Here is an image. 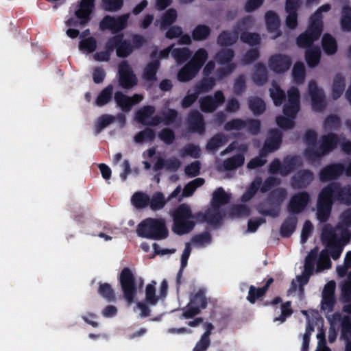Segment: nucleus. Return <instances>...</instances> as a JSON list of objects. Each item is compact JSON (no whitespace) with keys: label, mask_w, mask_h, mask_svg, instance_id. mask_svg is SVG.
<instances>
[{"label":"nucleus","mask_w":351,"mask_h":351,"mask_svg":"<svg viewBox=\"0 0 351 351\" xmlns=\"http://www.w3.org/2000/svg\"><path fill=\"white\" fill-rule=\"evenodd\" d=\"M335 203L351 206V184L342 185L332 182L321 189L317 195L316 212L319 222L328 221Z\"/></svg>","instance_id":"1"},{"label":"nucleus","mask_w":351,"mask_h":351,"mask_svg":"<svg viewBox=\"0 0 351 351\" xmlns=\"http://www.w3.org/2000/svg\"><path fill=\"white\" fill-rule=\"evenodd\" d=\"M173 224L172 230L178 235L191 232L195 226V222L204 223L206 221V212L192 213L187 204H180L171 214Z\"/></svg>","instance_id":"2"},{"label":"nucleus","mask_w":351,"mask_h":351,"mask_svg":"<svg viewBox=\"0 0 351 351\" xmlns=\"http://www.w3.org/2000/svg\"><path fill=\"white\" fill-rule=\"evenodd\" d=\"M138 237L152 240L160 241L167 238L169 231L166 222L162 218H146L136 227Z\"/></svg>","instance_id":"3"},{"label":"nucleus","mask_w":351,"mask_h":351,"mask_svg":"<svg viewBox=\"0 0 351 351\" xmlns=\"http://www.w3.org/2000/svg\"><path fill=\"white\" fill-rule=\"evenodd\" d=\"M287 197V191L284 188H278L272 190L267 197V204L269 208L266 209L263 204H258L256 206L258 213L263 216L276 218L279 216L280 206Z\"/></svg>","instance_id":"4"},{"label":"nucleus","mask_w":351,"mask_h":351,"mask_svg":"<svg viewBox=\"0 0 351 351\" xmlns=\"http://www.w3.org/2000/svg\"><path fill=\"white\" fill-rule=\"evenodd\" d=\"M339 143V138L336 134L328 133L321 137V144L318 148L306 147L304 156L312 162L333 151Z\"/></svg>","instance_id":"5"},{"label":"nucleus","mask_w":351,"mask_h":351,"mask_svg":"<svg viewBox=\"0 0 351 351\" xmlns=\"http://www.w3.org/2000/svg\"><path fill=\"white\" fill-rule=\"evenodd\" d=\"M119 281L124 299L128 304H132L135 301L138 287L135 276L129 267H124L121 270Z\"/></svg>","instance_id":"6"},{"label":"nucleus","mask_w":351,"mask_h":351,"mask_svg":"<svg viewBox=\"0 0 351 351\" xmlns=\"http://www.w3.org/2000/svg\"><path fill=\"white\" fill-rule=\"evenodd\" d=\"M208 300L204 289H199L197 293L191 297L189 303L183 310L182 316L185 319L192 318L198 315L201 309L206 308Z\"/></svg>","instance_id":"7"},{"label":"nucleus","mask_w":351,"mask_h":351,"mask_svg":"<svg viewBox=\"0 0 351 351\" xmlns=\"http://www.w3.org/2000/svg\"><path fill=\"white\" fill-rule=\"evenodd\" d=\"M130 16V13L118 16L106 15L99 23V29L101 31L109 30L113 34H117L128 27Z\"/></svg>","instance_id":"8"},{"label":"nucleus","mask_w":351,"mask_h":351,"mask_svg":"<svg viewBox=\"0 0 351 351\" xmlns=\"http://www.w3.org/2000/svg\"><path fill=\"white\" fill-rule=\"evenodd\" d=\"M322 32L323 27L310 21L306 31L297 37V45L300 48L306 49L314 46L313 43L319 38Z\"/></svg>","instance_id":"9"},{"label":"nucleus","mask_w":351,"mask_h":351,"mask_svg":"<svg viewBox=\"0 0 351 351\" xmlns=\"http://www.w3.org/2000/svg\"><path fill=\"white\" fill-rule=\"evenodd\" d=\"M131 40L122 38L119 49H117V56L121 58L128 57L135 49L141 48L146 43L145 38L140 34H133Z\"/></svg>","instance_id":"10"},{"label":"nucleus","mask_w":351,"mask_h":351,"mask_svg":"<svg viewBox=\"0 0 351 351\" xmlns=\"http://www.w3.org/2000/svg\"><path fill=\"white\" fill-rule=\"evenodd\" d=\"M226 101L222 90H217L213 95H206L199 99V107L205 113H213Z\"/></svg>","instance_id":"11"},{"label":"nucleus","mask_w":351,"mask_h":351,"mask_svg":"<svg viewBox=\"0 0 351 351\" xmlns=\"http://www.w3.org/2000/svg\"><path fill=\"white\" fill-rule=\"evenodd\" d=\"M138 80L127 61L119 65V84L124 89H130L137 84Z\"/></svg>","instance_id":"12"},{"label":"nucleus","mask_w":351,"mask_h":351,"mask_svg":"<svg viewBox=\"0 0 351 351\" xmlns=\"http://www.w3.org/2000/svg\"><path fill=\"white\" fill-rule=\"evenodd\" d=\"M292 64L291 58L286 54L276 53L270 56L268 60L269 69L276 73H284Z\"/></svg>","instance_id":"13"},{"label":"nucleus","mask_w":351,"mask_h":351,"mask_svg":"<svg viewBox=\"0 0 351 351\" xmlns=\"http://www.w3.org/2000/svg\"><path fill=\"white\" fill-rule=\"evenodd\" d=\"M308 93L311 99L312 109L316 112H322L326 107L325 95L323 90L318 87L314 80L308 83Z\"/></svg>","instance_id":"14"},{"label":"nucleus","mask_w":351,"mask_h":351,"mask_svg":"<svg viewBox=\"0 0 351 351\" xmlns=\"http://www.w3.org/2000/svg\"><path fill=\"white\" fill-rule=\"evenodd\" d=\"M310 199V195L306 191L294 194L287 205L288 211L292 214L301 213L309 204Z\"/></svg>","instance_id":"15"},{"label":"nucleus","mask_w":351,"mask_h":351,"mask_svg":"<svg viewBox=\"0 0 351 351\" xmlns=\"http://www.w3.org/2000/svg\"><path fill=\"white\" fill-rule=\"evenodd\" d=\"M345 165L342 163H331L323 167L319 173V177L322 182L335 180L341 177L344 173Z\"/></svg>","instance_id":"16"},{"label":"nucleus","mask_w":351,"mask_h":351,"mask_svg":"<svg viewBox=\"0 0 351 351\" xmlns=\"http://www.w3.org/2000/svg\"><path fill=\"white\" fill-rule=\"evenodd\" d=\"M282 141V134L278 129H271L269 136L265 140L261 151V156H266L268 153L273 152L280 147Z\"/></svg>","instance_id":"17"},{"label":"nucleus","mask_w":351,"mask_h":351,"mask_svg":"<svg viewBox=\"0 0 351 351\" xmlns=\"http://www.w3.org/2000/svg\"><path fill=\"white\" fill-rule=\"evenodd\" d=\"M187 124L191 132L204 135L206 132V123L204 116L197 110H191L187 117Z\"/></svg>","instance_id":"18"},{"label":"nucleus","mask_w":351,"mask_h":351,"mask_svg":"<svg viewBox=\"0 0 351 351\" xmlns=\"http://www.w3.org/2000/svg\"><path fill=\"white\" fill-rule=\"evenodd\" d=\"M314 179L313 173L309 169L298 171L291 179V186L295 189L307 188Z\"/></svg>","instance_id":"19"},{"label":"nucleus","mask_w":351,"mask_h":351,"mask_svg":"<svg viewBox=\"0 0 351 351\" xmlns=\"http://www.w3.org/2000/svg\"><path fill=\"white\" fill-rule=\"evenodd\" d=\"M149 56L152 60L144 67L142 77L145 81L153 82L157 80L156 74L160 68V62L158 58L156 51H153Z\"/></svg>","instance_id":"20"},{"label":"nucleus","mask_w":351,"mask_h":351,"mask_svg":"<svg viewBox=\"0 0 351 351\" xmlns=\"http://www.w3.org/2000/svg\"><path fill=\"white\" fill-rule=\"evenodd\" d=\"M95 6V0H82L75 16L80 20V25L84 26L90 21V14Z\"/></svg>","instance_id":"21"},{"label":"nucleus","mask_w":351,"mask_h":351,"mask_svg":"<svg viewBox=\"0 0 351 351\" xmlns=\"http://www.w3.org/2000/svg\"><path fill=\"white\" fill-rule=\"evenodd\" d=\"M273 282L274 278L270 277L267 280L265 285L262 287L256 288V287L251 285L249 288L248 295L247 297V300L249 302L254 304L257 300L265 295L269 287Z\"/></svg>","instance_id":"22"},{"label":"nucleus","mask_w":351,"mask_h":351,"mask_svg":"<svg viewBox=\"0 0 351 351\" xmlns=\"http://www.w3.org/2000/svg\"><path fill=\"white\" fill-rule=\"evenodd\" d=\"M301 165L302 162L298 156H287L283 159L282 169L280 171V174L282 176H287L298 167Z\"/></svg>","instance_id":"23"},{"label":"nucleus","mask_w":351,"mask_h":351,"mask_svg":"<svg viewBox=\"0 0 351 351\" xmlns=\"http://www.w3.org/2000/svg\"><path fill=\"white\" fill-rule=\"evenodd\" d=\"M298 218L293 215L287 216L280 228V234L283 238H289L296 229Z\"/></svg>","instance_id":"24"},{"label":"nucleus","mask_w":351,"mask_h":351,"mask_svg":"<svg viewBox=\"0 0 351 351\" xmlns=\"http://www.w3.org/2000/svg\"><path fill=\"white\" fill-rule=\"evenodd\" d=\"M322 51L320 47L317 46L310 47L306 49L304 53L305 60L308 67L315 68L320 62Z\"/></svg>","instance_id":"25"},{"label":"nucleus","mask_w":351,"mask_h":351,"mask_svg":"<svg viewBox=\"0 0 351 351\" xmlns=\"http://www.w3.org/2000/svg\"><path fill=\"white\" fill-rule=\"evenodd\" d=\"M239 38V32L236 29L233 32L223 30L217 38V44L221 47H229L234 45Z\"/></svg>","instance_id":"26"},{"label":"nucleus","mask_w":351,"mask_h":351,"mask_svg":"<svg viewBox=\"0 0 351 351\" xmlns=\"http://www.w3.org/2000/svg\"><path fill=\"white\" fill-rule=\"evenodd\" d=\"M199 69L189 61L178 71V79L180 82H186L194 78Z\"/></svg>","instance_id":"27"},{"label":"nucleus","mask_w":351,"mask_h":351,"mask_svg":"<svg viewBox=\"0 0 351 351\" xmlns=\"http://www.w3.org/2000/svg\"><path fill=\"white\" fill-rule=\"evenodd\" d=\"M230 199L231 195L226 193L222 187H219L213 193L211 206L215 208H220L221 206L228 204Z\"/></svg>","instance_id":"28"},{"label":"nucleus","mask_w":351,"mask_h":351,"mask_svg":"<svg viewBox=\"0 0 351 351\" xmlns=\"http://www.w3.org/2000/svg\"><path fill=\"white\" fill-rule=\"evenodd\" d=\"M228 137L222 132L213 135L207 142L206 149L208 152H215L228 143Z\"/></svg>","instance_id":"29"},{"label":"nucleus","mask_w":351,"mask_h":351,"mask_svg":"<svg viewBox=\"0 0 351 351\" xmlns=\"http://www.w3.org/2000/svg\"><path fill=\"white\" fill-rule=\"evenodd\" d=\"M322 47L324 53L328 56H332L336 53L338 47L335 38L328 33L323 35Z\"/></svg>","instance_id":"30"},{"label":"nucleus","mask_w":351,"mask_h":351,"mask_svg":"<svg viewBox=\"0 0 351 351\" xmlns=\"http://www.w3.org/2000/svg\"><path fill=\"white\" fill-rule=\"evenodd\" d=\"M215 84V77L203 75L202 79L193 86V89L196 90L200 95L201 93H206L210 91Z\"/></svg>","instance_id":"31"},{"label":"nucleus","mask_w":351,"mask_h":351,"mask_svg":"<svg viewBox=\"0 0 351 351\" xmlns=\"http://www.w3.org/2000/svg\"><path fill=\"white\" fill-rule=\"evenodd\" d=\"M252 80L257 86L264 85L268 80L267 69L262 62H258L255 66V71L252 75Z\"/></svg>","instance_id":"32"},{"label":"nucleus","mask_w":351,"mask_h":351,"mask_svg":"<svg viewBox=\"0 0 351 351\" xmlns=\"http://www.w3.org/2000/svg\"><path fill=\"white\" fill-rule=\"evenodd\" d=\"M156 108L154 106H145L135 112V119L143 125H147L149 119L155 113Z\"/></svg>","instance_id":"33"},{"label":"nucleus","mask_w":351,"mask_h":351,"mask_svg":"<svg viewBox=\"0 0 351 351\" xmlns=\"http://www.w3.org/2000/svg\"><path fill=\"white\" fill-rule=\"evenodd\" d=\"M346 88V80L344 76L338 73L334 77L332 88V97L334 99H339L343 94Z\"/></svg>","instance_id":"34"},{"label":"nucleus","mask_w":351,"mask_h":351,"mask_svg":"<svg viewBox=\"0 0 351 351\" xmlns=\"http://www.w3.org/2000/svg\"><path fill=\"white\" fill-rule=\"evenodd\" d=\"M248 107L254 115L259 116L264 113L266 109L265 101L259 97L251 96L248 98Z\"/></svg>","instance_id":"35"},{"label":"nucleus","mask_w":351,"mask_h":351,"mask_svg":"<svg viewBox=\"0 0 351 351\" xmlns=\"http://www.w3.org/2000/svg\"><path fill=\"white\" fill-rule=\"evenodd\" d=\"M265 24L269 32H276L280 27V19L278 14L272 10L266 12L265 14Z\"/></svg>","instance_id":"36"},{"label":"nucleus","mask_w":351,"mask_h":351,"mask_svg":"<svg viewBox=\"0 0 351 351\" xmlns=\"http://www.w3.org/2000/svg\"><path fill=\"white\" fill-rule=\"evenodd\" d=\"M97 293L108 302L116 300L115 292L109 283L99 282Z\"/></svg>","instance_id":"37"},{"label":"nucleus","mask_w":351,"mask_h":351,"mask_svg":"<svg viewBox=\"0 0 351 351\" xmlns=\"http://www.w3.org/2000/svg\"><path fill=\"white\" fill-rule=\"evenodd\" d=\"M211 33V29L206 25H197L192 31L191 37L195 41L206 40Z\"/></svg>","instance_id":"38"},{"label":"nucleus","mask_w":351,"mask_h":351,"mask_svg":"<svg viewBox=\"0 0 351 351\" xmlns=\"http://www.w3.org/2000/svg\"><path fill=\"white\" fill-rule=\"evenodd\" d=\"M245 162V157L242 154H237L226 159L223 162L225 170L231 171L241 167Z\"/></svg>","instance_id":"39"},{"label":"nucleus","mask_w":351,"mask_h":351,"mask_svg":"<svg viewBox=\"0 0 351 351\" xmlns=\"http://www.w3.org/2000/svg\"><path fill=\"white\" fill-rule=\"evenodd\" d=\"M112 93L113 86L112 84H109L99 93L95 99V104L97 106H104L106 105L111 101Z\"/></svg>","instance_id":"40"},{"label":"nucleus","mask_w":351,"mask_h":351,"mask_svg":"<svg viewBox=\"0 0 351 351\" xmlns=\"http://www.w3.org/2000/svg\"><path fill=\"white\" fill-rule=\"evenodd\" d=\"M132 98L123 94L121 91H117L114 94V101L117 105L121 108L123 112H129L132 107Z\"/></svg>","instance_id":"41"},{"label":"nucleus","mask_w":351,"mask_h":351,"mask_svg":"<svg viewBox=\"0 0 351 351\" xmlns=\"http://www.w3.org/2000/svg\"><path fill=\"white\" fill-rule=\"evenodd\" d=\"M131 202L136 208L143 209L149 206V197L141 191H138L132 196Z\"/></svg>","instance_id":"42"},{"label":"nucleus","mask_w":351,"mask_h":351,"mask_svg":"<svg viewBox=\"0 0 351 351\" xmlns=\"http://www.w3.org/2000/svg\"><path fill=\"white\" fill-rule=\"evenodd\" d=\"M168 200L165 198V196L162 192L154 193L152 197H149V206L150 208L154 211H157L162 209Z\"/></svg>","instance_id":"43"},{"label":"nucleus","mask_w":351,"mask_h":351,"mask_svg":"<svg viewBox=\"0 0 351 351\" xmlns=\"http://www.w3.org/2000/svg\"><path fill=\"white\" fill-rule=\"evenodd\" d=\"M270 96L276 106H280L285 101L286 95L285 91L277 84L273 83L269 89Z\"/></svg>","instance_id":"44"},{"label":"nucleus","mask_w":351,"mask_h":351,"mask_svg":"<svg viewBox=\"0 0 351 351\" xmlns=\"http://www.w3.org/2000/svg\"><path fill=\"white\" fill-rule=\"evenodd\" d=\"M234 57V51L232 49H221L215 55V59L219 64H228L232 63Z\"/></svg>","instance_id":"45"},{"label":"nucleus","mask_w":351,"mask_h":351,"mask_svg":"<svg viewBox=\"0 0 351 351\" xmlns=\"http://www.w3.org/2000/svg\"><path fill=\"white\" fill-rule=\"evenodd\" d=\"M341 27L344 32H351V7L345 5L341 9Z\"/></svg>","instance_id":"46"},{"label":"nucleus","mask_w":351,"mask_h":351,"mask_svg":"<svg viewBox=\"0 0 351 351\" xmlns=\"http://www.w3.org/2000/svg\"><path fill=\"white\" fill-rule=\"evenodd\" d=\"M156 285L155 281H152L145 287V301L147 304L155 306L159 300L158 296L156 293Z\"/></svg>","instance_id":"47"},{"label":"nucleus","mask_w":351,"mask_h":351,"mask_svg":"<svg viewBox=\"0 0 351 351\" xmlns=\"http://www.w3.org/2000/svg\"><path fill=\"white\" fill-rule=\"evenodd\" d=\"M171 55L178 64H182L191 58L192 51L187 47L175 48Z\"/></svg>","instance_id":"48"},{"label":"nucleus","mask_w":351,"mask_h":351,"mask_svg":"<svg viewBox=\"0 0 351 351\" xmlns=\"http://www.w3.org/2000/svg\"><path fill=\"white\" fill-rule=\"evenodd\" d=\"M208 54L207 51L204 48L198 49L194 53L193 56L189 60L193 65L196 66L199 70L208 60Z\"/></svg>","instance_id":"49"},{"label":"nucleus","mask_w":351,"mask_h":351,"mask_svg":"<svg viewBox=\"0 0 351 351\" xmlns=\"http://www.w3.org/2000/svg\"><path fill=\"white\" fill-rule=\"evenodd\" d=\"M293 81L298 84L304 82L306 71L304 64L302 62H296L292 69Z\"/></svg>","instance_id":"50"},{"label":"nucleus","mask_w":351,"mask_h":351,"mask_svg":"<svg viewBox=\"0 0 351 351\" xmlns=\"http://www.w3.org/2000/svg\"><path fill=\"white\" fill-rule=\"evenodd\" d=\"M241 40L251 47L259 45L261 44V37L257 33L243 32L240 35Z\"/></svg>","instance_id":"51"},{"label":"nucleus","mask_w":351,"mask_h":351,"mask_svg":"<svg viewBox=\"0 0 351 351\" xmlns=\"http://www.w3.org/2000/svg\"><path fill=\"white\" fill-rule=\"evenodd\" d=\"M331 9L329 3L321 5L310 17V21L324 28L322 12H328Z\"/></svg>","instance_id":"52"},{"label":"nucleus","mask_w":351,"mask_h":351,"mask_svg":"<svg viewBox=\"0 0 351 351\" xmlns=\"http://www.w3.org/2000/svg\"><path fill=\"white\" fill-rule=\"evenodd\" d=\"M155 137L156 133L154 130L152 128H146L134 136V141L138 143H141L146 141L152 142L155 139Z\"/></svg>","instance_id":"53"},{"label":"nucleus","mask_w":351,"mask_h":351,"mask_svg":"<svg viewBox=\"0 0 351 351\" xmlns=\"http://www.w3.org/2000/svg\"><path fill=\"white\" fill-rule=\"evenodd\" d=\"M114 116L110 114H103L99 117L95 123V134H99L104 128L114 122Z\"/></svg>","instance_id":"54"},{"label":"nucleus","mask_w":351,"mask_h":351,"mask_svg":"<svg viewBox=\"0 0 351 351\" xmlns=\"http://www.w3.org/2000/svg\"><path fill=\"white\" fill-rule=\"evenodd\" d=\"M97 48V40L94 37H88L82 39L79 43V49L82 51L86 52L88 53H93Z\"/></svg>","instance_id":"55"},{"label":"nucleus","mask_w":351,"mask_h":351,"mask_svg":"<svg viewBox=\"0 0 351 351\" xmlns=\"http://www.w3.org/2000/svg\"><path fill=\"white\" fill-rule=\"evenodd\" d=\"M177 16V12L174 8L167 10L161 19V29H165L173 24L176 21Z\"/></svg>","instance_id":"56"},{"label":"nucleus","mask_w":351,"mask_h":351,"mask_svg":"<svg viewBox=\"0 0 351 351\" xmlns=\"http://www.w3.org/2000/svg\"><path fill=\"white\" fill-rule=\"evenodd\" d=\"M180 155L182 157L189 156L194 158H198L201 156V149L199 145L189 143L180 150Z\"/></svg>","instance_id":"57"},{"label":"nucleus","mask_w":351,"mask_h":351,"mask_svg":"<svg viewBox=\"0 0 351 351\" xmlns=\"http://www.w3.org/2000/svg\"><path fill=\"white\" fill-rule=\"evenodd\" d=\"M191 241L197 247H204L212 242V236L210 232H204L193 236L191 239Z\"/></svg>","instance_id":"58"},{"label":"nucleus","mask_w":351,"mask_h":351,"mask_svg":"<svg viewBox=\"0 0 351 351\" xmlns=\"http://www.w3.org/2000/svg\"><path fill=\"white\" fill-rule=\"evenodd\" d=\"M206 221L210 225H216L219 223L223 219V215L220 212V208L212 207V210L206 211Z\"/></svg>","instance_id":"59"},{"label":"nucleus","mask_w":351,"mask_h":351,"mask_svg":"<svg viewBox=\"0 0 351 351\" xmlns=\"http://www.w3.org/2000/svg\"><path fill=\"white\" fill-rule=\"evenodd\" d=\"M331 261L330 255L326 250H323L320 254L318 261L317 263V271H321L324 269H327L331 267Z\"/></svg>","instance_id":"60"},{"label":"nucleus","mask_w":351,"mask_h":351,"mask_svg":"<svg viewBox=\"0 0 351 351\" xmlns=\"http://www.w3.org/2000/svg\"><path fill=\"white\" fill-rule=\"evenodd\" d=\"M278 126L283 130L293 129L295 125V119L289 117L278 115L276 117Z\"/></svg>","instance_id":"61"},{"label":"nucleus","mask_w":351,"mask_h":351,"mask_svg":"<svg viewBox=\"0 0 351 351\" xmlns=\"http://www.w3.org/2000/svg\"><path fill=\"white\" fill-rule=\"evenodd\" d=\"M317 258V252L315 250H313L305 258L304 270L306 273L308 274V276H311L313 273Z\"/></svg>","instance_id":"62"},{"label":"nucleus","mask_w":351,"mask_h":351,"mask_svg":"<svg viewBox=\"0 0 351 351\" xmlns=\"http://www.w3.org/2000/svg\"><path fill=\"white\" fill-rule=\"evenodd\" d=\"M328 225H326L322 232V241L326 246L338 241L333 230L328 228Z\"/></svg>","instance_id":"63"},{"label":"nucleus","mask_w":351,"mask_h":351,"mask_svg":"<svg viewBox=\"0 0 351 351\" xmlns=\"http://www.w3.org/2000/svg\"><path fill=\"white\" fill-rule=\"evenodd\" d=\"M158 138L167 145H171L173 143L176 135L173 130L170 128H163L158 133Z\"/></svg>","instance_id":"64"}]
</instances>
